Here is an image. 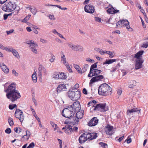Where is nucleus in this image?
Returning a JSON list of instances; mask_svg holds the SVG:
<instances>
[{"label": "nucleus", "mask_w": 148, "mask_h": 148, "mask_svg": "<svg viewBox=\"0 0 148 148\" xmlns=\"http://www.w3.org/2000/svg\"><path fill=\"white\" fill-rule=\"evenodd\" d=\"M7 92L6 97L12 101L13 102L21 97V95L18 90H16V84L14 83L9 85L7 89L5 90Z\"/></svg>", "instance_id": "f257e3e1"}, {"label": "nucleus", "mask_w": 148, "mask_h": 148, "mask_svg": "<svg viewBox=\"0 0 148 148\" xmlns=\"http://www.w3.org/2000/svg\"><path fill=\"white\" fill-rule=\"evenodd\" d=\"M98 92L100 95L107 96L112 94V89L107 84H103L99 87Z\"/></svg>", "instance_id": "f03ea898"}, {"label": "nucleus", "mask_w": 148, "mask_h": 148, "mask_svg": "<svg viewBox=\"0 0 148 148\" xmlns=\"http://www.w3.org/2000/svg\"><path fill=\"white\" fill-rule=\"evenodd\" d=\"M68 97L73 101L78 100L80 97L81 92L75 88L70 89L67 92Z\"/></svg>", "instance_id": "7ed1b4c3"}, {"label": "nucleus", "mask_w": 148, "mask_h": 148, "mask_svg": "<svg viewBox=\"0 0 148 148\" xmlns=\"http://www.w3.org/2000/svg\"><path fill=\"white\" fill-rule=\"evenodd\" d=\"M19 7L14 2L9 1L6 3L3 7L2 9L4 11L8 12H11L14 11L16 9H19Z\"/></svg>", "instance_id": "20e7f679"}, {"label": "nucleus", "mask_w": 148, "mask_h": 148, "mask_svg": "<svg viewBox=\"0 0 148 148\" xmlns=\"http://www.w3.org/2000/svg\"><path fill=\"white\" fill-rule=\"evenodd\" d=\"M116 26L118 27H124L129 31H132V29L131 28L130 25V23L126 19L121 20L118 21L116 23Z\"/></svg>", "instance_id": "39448f33"}, {"label": "nucleus", "mask_w": 148, "mask_h": 148, "mask_svg": "<svg viewBox=\"0 0 148 148\" xmlns=\"http://www.w3.org/2000/svg\"><path fill=\"white\" fill-rule=\"evenodd\" d=\"M26 43L29 45V49L32 52L36 54L38 53L37 48L38 47V45L35 43L34 41L31 40L27 41Z\"/></svg>", "instance_id": "423d86ee"}, {"label": "nucleus", "mask_w": 148, "mask_h": 148, "mask_svg": "<svg viewBox=\"0 0 148 148\" xmlns=\"http://www.w3.org/2000/svg\"><path fill=\"white\" fill-rule=\"evenodd\" d=\"M79 121H74V122H69L68 121H65L64 122V123L65 124H67L66 125L67 128L66 130H65V132L67 134H70L72 132H73V130L72 128V127L73 126L75 125L76 124V123H77Z\"/></svg>", "instance_id": "0eeeda50"}, {"label": "nucleus", "mask_w": 148, "mask_h": 148, "mask_svg": "<svg viewBox=\"0 0 148 148\" xmlns=\"http://www.w3.org/2000/svg\"><path fill=\"white\" fill-rule=\"evenodd\" d=\"M70 110L69 108L63 110L62 111V114L63 116L67 118L71 119L73 117L75 113L73 111Z\"/></svg>", "instance_id": "6e6552de"}, {"label": "nucleus", "mask_w": 148, "mask_h": 148, "mask_svg": "<svg viewBox=\"0 0 148 148\" xmlns=\"http://www.w3.org/2000/svg\"><path fill=\"white\" fill-rule=\"evenodd\" d=\"M68 45L69 47L73 51H83V47L80 45H75L71 42L68 43Z\"/></svg>", "instance_id": "1a4fd4ad"}, {"label": "nucleus", "mask_w": 148, "mask_h": 148, "mask_svg": "<svg viewBox=\"0 0 148 148\" xmlns=\"http://www.w3.org/2000/svg\"><path fill=\"white\" fill-rule=\"evenodd\" d=\"M94 110L105 112L108 110V108L106 107V103H99L95 106Z\"/></svg>", "instance_id": "9d476101"}, {"label": "nucleus", "mask_w": 148, "mask_h": 148, "mask_svg": "<svg viewBox=\"0 0 148 148\" xmlns=\"http://www.w3.org/2000/svg\"><path fill=\"white\" fill-rule=\"evenodd\" d=\"M69 108L70 110H72L75 113L76 112L79 111L80 110L81 107L80 103L78 101H75L71 105L69 106Z\"/></svg>", "instance_id": "9b49d317"}, {"label": "nucleus", "mask_w": 148, "mask_h": 148, "mask_svg": "<svg viewBox=\"0 0 148 148\" xmlns=\"http://www.w3.org/2000/svg\"><path fill=\"white\" fill-rule=\"evenodd\" d=\"M53 78L55 79H65L66 78V76L63 73H55L52 75Z\"/></svg>", "instance_id": "f8f14e48"}, {"label": "nucleus", "mask_w": 148, "mask_h": 148, "mask_svg": "<svg viewBox=\"0 0 148 148\" xmlns=\"http://www.w3.org/2000/svg\"><path fill=\"white\" fill-rule=\"evenodd\" d=\"M113 126L107 124L104 128V130L106 134L108 135H112L114 133L113 131Z\"/></svg>", "instance_id": "ddd939ff"}, {"label": "nucleus", "mask_w": 148, "mask_h": 148, "mask_svg": "<svg viewBox=\"0 0 148 148\" xmlns=\"http://www.w3.org/2000/svg\"><path fill=\"white\" fill-rule=\"evenodd\" d=\"M144 62V60L143 59L135 60V69L137 70L142 68L143 66V64Z\"/></svg>", "instance_id": "4468645a"}, {"label": "nucleus", "mask_w": 148, "mask_h": 148, "mask_svg": "<svg viewBox=\"0 0 148 148\" xmlns=\"http://www.w3.org/2000/svg\"><path fill=\"white\" fill-rule=\"evenodd\" d=\"M84 134H85L84 136H85L87 140L89 139L91 140L95 139L97 137V134L96 133L85 132Z\"/></svg>", "instance_id": "2eb2a0df"}, {"label": "nucleus", "mask_w": 148, "mask_h": 148, "mask_svg": "<svg viewBox=\"0 0 148 148\" xmlns=\"http://www.w3.org/2000/svg\"><path fill=\"white\" fill-rule=\"evenodd\" d=\"M15 116L20 120H23L24 116L23 112L20 109H17L15 113Z\"/></svg>", "instance_id": "dca6fc26"}, {"label": "nucleus", "mask_w": 148, "mask_h": 148, "mask_svg": "<svg viewBox=\"0 0 148 148\" xmlns=\"http://www.w3.org/2000/svg\"><path fill=\"white\" fill-rule=\"evenodd\" d=\"M141 109L138 110L137 108H133L131 109L128 110L127 112V115L130 116L133 115L136 112L138 114H141Z\"/></svg>", "instance_id": "f3484780"}, {"label": "nucleus", "mask_w": 148, "mask_h": 148, "mask_svg": "<svg viewBox=\"0 0 148 148\" xmlns=\"http://www.w3.org/2000/svg\"><path fill=\"white\" fill-rule=\"evenodd\" d=\"M84 10L86 12L90 13H92L95 11L94 7L90 4L86 5L84 7Z\"/></svg>", "instance_id": "a211bd4d"}, {"label": "nucleus", "mask_w": 148, "mask_h": 148, "mask_svg": "<svg viewBox=\"0 0 148 148\" xmlns=\"http://www.w3.org/2000/svg\"><path fill=\"white\" fill-rule=\"evenodd\" d=\"M103 78V76L102 75H97L95 76L92 77L90 80L89 84L90 85L94 82L99 80H100Z\"/></svg>", "instance_id": "6ab92c4d"}, {"label": "nucleus", "mask_w": 148, "mask_h": 148, "mask_svg": "<svg viewBox=\"0 0 148 148\" xmlns=\"http://www.w3.org/2000/svg\"><path fill=\"white\" fill-rule=\"evenodd\" d=\"M66 89L65 85L63 84H60L57 87V92L58 93H60L62 91L66 90Z\"/></svg>", "instance_id": "aec40b11"}, {"label": "nucleus", "mask_w": 148, "mask_h": 148, "mask_svg": "<svg viewBox=\"0 0 148 148\" xmlns=\"http://www.w3.org/2000/svg\"><path fill=\"white\" fill-rule=\"evenodd\" d=\"M144 53L143 50H141L138 52L134 55V58H136L135 60L143 59L142 58V55Z\"/></svg>", "instance_id": "412c9836"}, {"label": "nucleus", "mask_w": 148, "mask_h": 148, "mask_svg": "<svg viewBox=\"0 0 148 148\" xmlns=\"http://www.w3.org/2000/svg\"><path fill=\"white\" fill-rule=\"evenodd\" d=\"M38 76L39 78H40L42 73H45L46 72V69L42 66L40 65L38 69Z\"/></svg>", "instance_id": "4be33fe9"}, {"label": "nucleus", "mask_w": 148, "mask_h": 148, "mask_svg": "<svg viewBox=\"0 0 148 148\" xmlns=\"http://www.w3.org/2000/svg\"><path fill=\"white\" fill-rule=\"evenodd\" d=\"M0 66L3 71L5 73H8L9 72V69L6 65L3 63H0Z\"/></svg>", "instance_id": "5701e85b"}, {"label": "nucleus", "mask_w": 148, "mask_h": 148, "mask_svg": "<svg viewBox=\"0 0 148 148\" xmlns=\"http://www.w3.org/2000/svg\"><path fill=\"white\" fill-rule=\"evenodd\" d=\"M84 135H85V134L83 133L79 137V141L80 143H83L87 140V139H86Z\"/></svg>", "instance_id": "b1692460"}, {"label": "nucleus", "mask_w": 148, "mask_h": 148, "mask_svg": "<svg viewBox=\"0 0 148 148\" xmlns=\"http://www.w3.org/2000/svg\"><path fill=\"white\" fill-rule=\"evenodd\" d=\"M107 11L109 14H112L119 12V10H116L113 7H112L108 8Z\"/></svg>", "instance_id": "393cba45"}, {"label": "nucleus", "mask_w": 148, "mask_h": 148, "mask_svg": "<svg viewBox=\"0 0 148 148\" xmlns=\"http://www.w3.org/2000/svg\"><path fill=\"white\" fill-rule=\"evenodd\" d=\"M26 134L25 135L23 136L21 138H24L25 139L28 140L31 136V133L28 130L26 131Z\"/></svg>", "instance_id": "a878e982"}, {"label": "nucleus", "mask_w": 148, "mask_h": 148, "mask_svg": "<svg viewBox=\"0 0 148 148\" xmlns=\"http://www.w3.org/2000/svg\"><path fill=\"white\" fill-rule=\"evenodd\" d=\"M77 112L76 114V117L78 119H80L83 117V113L82 112Z\"/></svg>", "instance_id": "bb28decb"}, {"label": "nucleus", "mask_w": 148, "mask_h": 148, "mask_svg": "<svg viewBox=\"0 0 148 148\" xmlns=\"http://www.w3.org/2000/svg\"><path fill=\"white\" fill-rule=\"evenodd\" d=\"M11 52L15 57L18 59L20 58L19 53L15 49H13Z\"/></svg>", "instance_id": "cd10ccee"}, {"label": "nucleus", "mask_w": 148, "mask_h": 148, "mask_svg": "<svg viewBox=\"0 0 148 148\" xmlns=\"http://www.w3.org/2000/svg\"><path fill=\"white\" fill-rule=\"evenodd\" d=\"M98 121H89L88 125L89 126H93L96 125L98 123Z\"/></svg>", "instance_id": "c85d7f7f"}, {"label": "nucleus", "mask_w": 148, "mask_h": 148, "mask_svg": "<svg viewBox=\"0 0 148 148\" xmlns=\"http://www.w3.org/2000/svg\"><path fill=\"white\" fill-rule=\"evenodd\" d=\"M116 60L114 59H110L109 60H106V61L103 62V64H110L112 63L116 62Z\"/></svg>", "instance_id": "c756f323"}, {"label": "nucleus", "mask_w": 148, "mask_h": 148, "mask_svg": "<svg viewBox=\"0 0 148 148\" xmlns=\"http://www.w3.org/2000/svg\"><path fill=\"white\" fill-rule=\"evenodd\" d=\"M36 75V72H34L32 76V80L33 82L35 83L37 81V77Z\"/></svg>", "instance_id": "7c9ffc66"}, {"label": "nucleus", "mask_w": 148, "mask_h": 148, "mask_svg": "<svg viewBox=\"0 0 148 148\" xmlns=\"http://www.w3.org/2000/svg\"><path fill=\"white\" fill-rule=\"evenodd\" d=\"M99 144L100 145V148H107L108 145L107 144L103 142H100Z\"/></svg>", "instance_id": "2f4dec72"}, {"label": "nucleus", "mask_w": 148, "mask_h": 148, "mask_svg": "<svg viewBox=\"0 0 148 148\" xmlns=\"http://www.w3.org/2000/svg\"><path fill=\"white\" fill-rule=\"evenodd\" d=\"M30 108L31 110V111L32 112V113L33 115L35 117V118H36V119L37 120H38V119H39V117L37 116L35 110L32 108V106H30Z\"/></svg>", "instance_id": "473e14b6"}, {"label": "nucleus", "mask_w": 148, "mask_h": 148, "mask_svg": "<svg viewBox=\"0 0 148 148\" xmlns=\"http://www.w3.org/2000/svg\"><path fill=\"white\" fill-rule=\"evenodd\" d=\"M101 72L100 70L94 69L93 70V74L94 76L99 74Z\"/></svg>", "instance_id": "72a5a7b5"}, {"label": "nucleus", "mask_w": 148, "mask_h": 148, "mask_svg": "<svg viewBox=\"0 0 148 148\" xmlns=\"http://www.w3.org/2000/svg\"><path fill=\"white\" fill-rule=\"evenodd\" d=\"M50 124L51 125L52 127L54 128V130L56 131V130L58 129V127L57 125L55 124L53 122L51 121Z\"/></svg>", "instance_id": "f704fd0d"}, {"label": "nucleus", "mask_w": 148, "mask_h": 148, "mask_svg": "<svg viewBox=\"0 0 148 148\" xmlns=\"http://www.w3.org/2000/svg\"><path fill=\"white\" fill-rule=\"evenodd\" d=\"M106 53L109 55V57L110 58H112L114 56V54L111 51H106Z\"/></svg>", "instance_id": "c9c22d12"}, {"label": "nucleus", "mask_w": 148, "mask_h": 148, "mask_svg": "<svg viewBox=\"0 0 148 148\" xmlns=\"http://www.w3.org/2000/svg\"><path fill=\"white\" fill-rule=\"evenodd\" d=\"M30 10L32 13L34 15H35L37 12V10L35 7L30 8Z\"/></svg>", "instance_id": "e433bc0d"}, {"label": "nucleus", "mask_w": 148, "mask_h": 148, "mask_svg": "<svg viewBox=\"0 0 148 148\" xmlns=\"http://www.w3.org/2000/svg\"><path fill=\"white\" fill-rule=\"evenodd\" d=\"M61 61L64 64V65H67V63H68L66 62V59L65 58V56H64V57H61Z\"/></svg>", "instance_id": "4c0bfd02"}, {"label": "nucleus", "mask_w": 148, "mask_h": 148, "mask_svg": "<svg viewBox=\"0 0 148 148\" xmlns=\"http://www.w3.org/2000/svg\"><path fill=\"white\" fill-rule=\"evenodd\" d=\"M13 49V48H12V47L7 48L4 46L3 47V48L2 49L3 50H5L8 51L12 52Z\"/></svg>", "instance_id": "58836bf2"}, {"label": "nucleus", "mask_w": 148, "mask_h": 148, "mask_svg": "<svg viewBox=\"0 0 148 148\" xmlns=\"http://www.w3.org/2000/svg\"><path fill=\"white\" fill-rule=\"evenodd\" d=\"M14 130L16 133L19 134L21 132V129L20 128L16 127L14 128Z\"/></svg>", "instance_id": "ea45409f"}, {"label": "nucleus", "mask_w": 148, "mask_h": 148, "mask_svg": "<svg viewBox=\"0 0 148 148\" xmlns=\"http://www.w3.org/2000/svg\"><path fill=\"white\" fill-rule=\"evenodd\" d=\"M88 67V65L87 64H85L84 65V67L82 69V71L83 73H84L86 71Z\"/></svg>", "instance_id": "a19ab883"}, {"label": "nucleus", "mask_w": 148, "mask_h": 148, "mask_svg": "<svg viewBox=\"0 0 148 148\" xmlns=\"http://www.w3.org/2000/svg\"><path fill=\"white\" fill-rule=\"evenodd\" d=\"M16 104L10 105L9 106V108L10 110H13L14 108L16 107Z\"/></svg>", "instance_id": "79ce46f5"}, {"label": "nucleus", "mask_w": 148, "mask_h": 148, "mask_svg": "<svg viewBox=\"0 0 148 148\" xmlns=\"http://www.w3.org/2000/svg\"><path fill=\"white\" fill-rule=\"evenodd\" d=\"M65 66H66V69H67L68 71L70 72V73L72 72V70L71 69L70 66L69 65V64L68 63H67V65H64Z\"/></svg>", "instance_id": "37998d69"}, {"label": "nucleus", "mask_w": 148, "mask_h": 148, "mask_svg": "<svg viewBox=\"0 0 148 148\" xmlns=\"http://www.w3.org/2000/svg\"><path fill=\"white\" fill-rule=\"evenodd\" d=\"M97 66V65L96 63H95L91 65L90 70H91V71H93V69L96 68Z\"/></svg>", "instance_id": "c03bdc74"}, {"label": "nucleus", "mask_w": 148, "mask_h": 148, "mask_svg": "<svg viewBox=\"0 0 148 148\" xmlns=\"http://www.w3.org/2000/svg\"><path fill=\"white\" fill-rule=\"evenodd\" d=\"M93 74V71H91V70H90L89 74H88V77H91L93 76H94Z\"/></svg>", "instance_id": "a18cd8bd"}, {"label": "nucleus", "mask_w": 148, "mask_h": 148, "mask_svg": "<svg viewBox=\"0 0 148 148\" xmlns=\"http://www.w3.org/2000/svg\"><path fill=\"white\" fill-rule=\"evenodd\" d=\"M31 15H28L27 16L25 17V18L23 20V22L27 21L30 17Z\"/></svg>", "instance_id": "49530a36"}, {"label": "nucleus", "mask_w": 148, "mask_h": 148, "mask_svg": "<svg viewBox=\"0 0 148 148\" xmlns=\"http://www.w3.org/2000/svg\"><path fill=\"white\" fill-rule=\"evenodd\" d=\"M35 146V144L34 143H31L27 147V148H33Z\"/></svg>", "instance_id": "de8ad7c7"}, {"label": "nucleus", "mask_w": 148, "mask_h": 148, "mask_svg": "<svg viewBox=\"0 0 148 148\" xmlns=\"http://www.w3.org/2000/svg\"><path fill=\"white\" fill-rule=\"evenodd\" d=\"M5 132L7 134H9L11 132V130L10 128H8L5 130Z\"/></svg>", "instance_id": "09e8293b"}, {"label": "nucleus", "mask_w": 148, "mask_h": 148, "mask_svg": "<svg viewBox=\"0 0 148 148\" xmlns=\"http://www.w3.org/2000/svg\"><path fill=\"white\" fill-rule=\"evenodd\" d=\"M128 83L129 84H131L135 86L136 82L135 80H131L130 81H129L128 82Z\"/></svg>", "instance_id": "8fccbe9b"}, {"label": "nucleus", "mask_w": 148, "mask_h": 148, "mask_svg": "<svg viewBox=\"0 0 148 148\" xmlns=\"http://www.w3.org/2000/svg\"><path fill=\"white\" fill-rule=\"evenodd\" d=\"M148 46V42H144L143 43L142 47H145L147 48Z\"/></svg>", "instance_id": "3c124183"}, {"label": "nucleus", "mask_w": 148, "mask_h": 148, "mask_svg": "<svg viewBox=\"0 0 148 148\" xmlns=\"http://www.w3.org/2000/svg\"><path fill=\"white\" fill-rule=\"evenodd\" d=\"M12 73L15 76H17L18 75V74L17 73L14 69H13L12 71Z\"/></svg>", "instance_id": "603ef678"}, {"label": "nucleus", "mask_w": 148, "mask_h": 148, "mask_svg": "<svg viewBox=\"0 0 148 148\" xmlns=\"http://www.w3.org/2000/svg\"><path fill=\"white\" fill-rule=\"evenodd\" d=\"M49 18L51 20H55V18L54 17V15H53L49 14L48 16Z\"/></svg>", "instance_id": "864d4df0"}, {"label": "nucleus", "mask_w": 148, "mask_h": 148, "mask_svg": "<svg viewBox=\"0 0 148 148\" xmlns=\"http://www.w3.org/2000/svg\"><path fill=\"white\" fill-rule=\"evenodd\" d=\"M141 12L142 13L143 15L145 16V17L147 18V16H146V13L145 12V10L144 9H142L140 10Z\"/></svg>", "instance_id": "5fc2aeb1"}, {"label": "nucleus", "mask_w": 148, "mask_h": 148, "mask_svg": "<svg viewBox=\"0 0 148 148\" xmlns=\"http://www.w3.org/2000/svg\"><path fill=\"white\" fill-rule=\"evenodd\" d=\"M95 20L96 21L98 22H99L100 23L101 22V19L99 17H95Z\"/></svg>", "instance_id": "6e6d98bb"}, {"label": "nucleus", "mask_w": 148, "mask_h": 148, "mask_svg": "<svg viewBox=\"0 0 148 148\" xmlns=\"http://www.w3.org/2000/svg\"><path fill=\"white\" fill-rule=\"evenodd\" d=\"M100 51H99V53H100L102 55H103L104 54L106 53V51H103L102 49H100V50H99Z\"/></svg>", "instance_id": "4d7b16f0"}, {"label": "nucleus", "mask_w": 148, "mask_h": 148, "mask_svg": "<svg viewBox=\"0 0 148 148\" xmlns=\"http://www.w3.org/2000/svg\"><path fill=\"white\" fill-rule=\"evenodd\" d=\"M14 30L13 29H11L9 31H6V33L8 35H9L13 32Z\"/></svg>", "instance_id": "13d9d810"}, {"label": "nucleus", "mask_w": 148, "mask_h": 148, "mask_svg": "<svg viewBox=\"0 0 148 148\" xmlns=\"http://www.w3.org/2000/svg\"><path fill=\"white\" fill-rule=\"evenodd\" d=\"M40 41L41 42L43 43H46L47 42V40L42 38H40Z\"/></svg>", "instance_id": "bf43d9fd"}, {"label": "nucleus", "mask_w": 148, "mask_h": 148, "mask_svg": "<svg viewBox=\"0 0 148 148\" xmlns=\"http://www.w3.org/2000/svg\"><path fill=\"white\" fill-rule=\"evenodd\" d=\"M59 37H60L61 38L64 39L65 40H66V39L63 36H62L61 34H60L59 33H58V34H57Z\"/></svg>", "instance_id": "052dcab7"}, {"label": "nucleus", "mask_w": 148, "mask_h": 148, "mask_svg": "<svg viewBox=\"0 0 148 148\" xmlns=\"http://www.w3.org/2000/svg\"><path fill=\"white\" fill-rule=\"evenodd\" d=\"M126 141H127V143L128 144H129V143H131L132 142V139H131V138H127L126 140Z\"/></svg>", "instance_id": "680f3d73"}, {"label": "nucleus", "mask_w": 148, "mask_h": 148, "mask_svg": "<svg viewBox=\"0 0 148 148\" xmlns=\"http://www.w3.org/2000/svg\"><path fill=\"white\" fill-rule=\"evenodd\" d=\"M74 68H75V69H76L77 70L78 69L79 70V68H80V67L78 65L74 64Z\"/></svg>", "instance_id": "e2e57ef3"}, {"label": "nucleus", "mask_w": 148, "mask_h": 148, "mask_svg": "<svg viewBox=\"0 0 148 148\" xmlns=\"http://www.w3.org/2000/svg\"><path fill=\"white\" fill-rule=\"evenodd\" d=\"M83 92L84 94L87 95V91L85 88H84L83 90Z\"/></svg>", "instance_id": "0e129e2a"}, {"label": "nucleus", "mask_w": 148, "mask_h": 148, "mask_svg": "<svg viewBox=\"0 0 148 148\" xmlns=\"http://www.w3.org/2000/svg\"><path fill=\"white\" fill-rule=\"evenodd\" d=\"M8 123L10 126H12L14 125L13 121H8Z\"/></svg>", "instance_id": "69168bd1"}, {"label": "nucleus", "mask_w": 148, "mask_h": 148, "mask_svg": "<svg viewBox=\"0 0 148 148\" xmlns=\"http://www.w3.org/2000/svg\"><path fill=\"white\" fill-rule=\"evenodd\" d=\"M55 59V56H53L51 58L49 59V61L51 62H53Z\"/></svg>", "instance_id": "338daca9"}, {"label": "nucleus", "mask_w": 148, "mask_h": 148, "mask_svg": "<svg viewBox=\"0 0 148 148\" xmlns=\"http://www.w3.org/2000/svg\"><path fill=\"white\" fill-rule=\"evenodd\" d=\"M116 69H117L116 67H112L110 71L111 72H114L116 71Z\"/></svg>", "instance_id": "774afa93"}]
</instances>
